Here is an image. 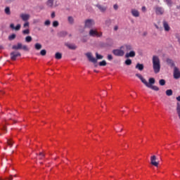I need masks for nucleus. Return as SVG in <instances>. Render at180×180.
<instances>
[{
	"label": "nucleus",
	"mask_w": 180,
	"mask_h": 180,
	"mask_svg": "<svg viewBox=\"0 0 180 180\" xmlns=\"http://www.w3.org/2000/svg\"><path fill=\"white\" fill-rule=\"evenodd\" d=\"M124 50L129 52L130 50H133V46L130 44L123 45L120 49L112 50V54L117 57H123V56H124Z\"/></svg>",
	"instance_id": "nucleus-1"
},
{
	"label": "nucleus",
	"mask_w": 180,
	"mask_h": 180,
	"mask_svg": "<svg viewBox=\"0 0 180 180\" xmlns=\"http://www.w3.org/2000/svg\"><path fill=\"white\" fill-rule=\"evenodd\" d=\"M153 70L155 74H158L161 71V60L158 56H153L152 58Z\"/></svg>",
	"instance_id": "nucleus-2"
},
{
	"label": "nucleus",
	"mask_w": 180,
	"mask_h": 180,
	"mask_svg": "<svg viewBox=\"0 0 180 180\" xmlns=\"http://www.w3.org/2000/svg\"><path fill=\"white\" fill-rule=\"evenodd\" d=\"M135 75L141 81L142 83L144 84V85H146V86H147V88H150L153 91H160V88H158V86L148 84V82H147V80L144 79L141 75L136 73Z\"/></svg>",
	"instance_id": "nucleus-3"
},
{
	"label": "nucleus",
	"mask_w": 180,
	"mask_h": 180,
	"mask_svg": "<svg viewBox=\"0 0 180 180\" xmlns=\"http://www.w3.org/2000/svg\"><path fill=\"white\" fill-rule=\"evenodd\" d=\"M86 56L87 57L89 61L94 63H98V60H102L103 58V56L99 55L98 52L96 53V58L92 56V53L91 52L86 53Z\"/></svg>",
	"instance_id": "nucleus-4"
},
{
	"label": "nucleus",
	"mask_w": 180,
	"mask_h": 180,
	"mask_svg": "<svg viewBox=\"0 0 180 180\" xmlns=\"http://www.w3.org/2000/svg\"><path fill=\"white\" fill-rule=\"evenodd\" d=\"M153 9H154V11L155 12V14L158 16H162V15L165 14V9L162 6H155L153 8Z\"/></svg>",
	"instance_id": "nucleus-5"
},
{
	"label": "nucleus",
	"mask_w": 180,
	"mask_h": 180,
	"mask_svg": "<svg viewBox=\"0 0 180 180\" xmlns=\"http://www.w3.org/2000/svg\"><path fill=\"white\" fill-rule=\"evenodd\" d=\"M95 25V20L92 19H87L84 22V27L87 29H92Z\"/></svg>",
	"instance_id": "nucleus-6"
},
{
	"label": "nucleus",
	"mask_w": 180,
	"mask_h": 180,
	"mask_svg": "<svg viewBox=\"0 0 180 180\" xmlns=\"http://www.w3.org/2000/svg\"><path fill=\"white\" fill-rule=\"evenodd\" d=\"M89 34L91 37H101V36H102V32H98L96 30L91 29Z\"/></svg>",
	"instance_id": "nucleus-7"
},
{
	"label": "nucleus",
	"mask_w": 180,
	"mask_h": 180,
	"mask_svg": "<svg viewBox=\"0 0 180 180\" xmlns=\"http://www.w3.org/2000/svg\"><path fill=\"white\" fill-rule=\"evenodd\" d=\"M10 56L11 60H13V61H15L16 58H18V57H20L21 54L18 51H13L11 53Z\"/></svg>",
	"instance_id": "nucleus-8"
},
{
	"label": "nucleus",
	"mask_w": 180,
	"mask_h": 180,
	"mask_svg": "<svg viewBox=\"0 0 180 180\" xmlns=\"http://www.w3.org/2000/svg\"><path fill=\"white\" fill-rule=\"evenodd\" d=\"M136 57V51H133V49L130 50L129 52H127L125 54V58H134Z\"/></svg>",
	"instance_id": "nucleus-9"
},
{
	"label": "nucleus",
	"mask_w": 180,
	"mask_h": 180,
	"mask_svg": "<svg viewBox=\"0 0 180 180\" xmlns=\"http://www.w3.org/2000/svg\"><path fill=\"white\" fill-rule=\"evenodd\" d=\"M20 19L23 20V22H27L30 19V15L26 13H21L20 15Z\"/></svg>",
	"instance_id": "nucleus-10"
},
{
	"label": "nucleus",
	"mask_w": 180,
	"mask_h": 180,
	"mask_svg": "<svg viewBox=\"0 0 180 180\" xmlns=\"http://www.w3.org/2000/svg\"><path fill=\"white\" fill-rule=\"evenodd\" d=\"M174 78L175 79H179V78H180V71L176 67H174Z\"/></svg>",
	"instance_id": "nucleus-11"
},
{
	"label": "nucleus",
	"mask_w": 180,
	"mask_h": 180,
	"mask_svg": "<svg viewBox=\"0 0 180 180\" xmlns=\"http://www.w3.org/2000/svg\"><path fill=\"white\" fill-rule=\"evenodd\" d=\"M157 157L155 155H153L150 158V164L154 165V167H158V162H156Z\"/></svg>",
	"instance_id": "nucleus-12"
},
{
	"label": "nucleus",
	"mask_w": 180,
	"mask_h": 180,
	"mask_svg": "<svg viewBox=\"0 0 180 180\" xmlns=\"http://www.w3.org/2000/svg\"><path fill=\"white\" fill-rule=\"evenodd\" d=\"M65 46H66V47H68V49H70V50H75L77 49V46H75V44H74L65 43Z\"/></svg>",
	"instance_id": "nucleus-13"
},
{
	"label": "nucleus",
	"mask_w": 180,
	"mask_h": 180,
	"mask_svg": "<svg viewBox=\"0 0 180 180\" xmlns=\"http://www.w3.org/2000/svg\"><path fill=\"white\" fill-rule=\"evenodd\" d=\"M96 7L99 9V11H101V12H106V10L108 9V7L101 4H97Z\"/></svg>",
	"instance_id": "nucleus-14"
},
{
	"label": "nucleus",
	"mask_w": 180,
	"mask_h": 180,
	"mask_svg": "<svg viewBox=\"0 0 180 180\" xmlns=\"http://www.w3.org/2000/svg\"><path fill=\"white\" fill-rule=\"evenodd\" d=\"M131 13L132 16H134V18H139V16H140V13L136 9H132L131 11Z\"/></svg>",
	"instance_id": "nucleus-15"
},
{
	"label": "nucleus",
	"mask_w": 180,
	"mask_h": 180,
	"mask_svg": "<svg viewBox=\"0 0 180 180\" xmlns=\"http://www.w3.org/2000/svg\"><path fill=\"white\" fill-rule=\"evenodd\" d=\"M10 27L11 29H13V30H20V27H21V25L20 24H18L16 25V27H15V25L13 23H11L10 25Z\"/></svg>",
	"instance_id": "nucleus-16"
},
{
	"label": "nucleus",
	"mask_w": 180,
	"mask_h": 180,
	"mask_svg": "<svg viewBox=\"0 0 180 180\" xmlns=\"http://www.w3.org/2000/svg\"><path fill=\"white\" fill-rule=\"evenodd\" d=\"M163 27L165 32H169V30L171 29V27H169V25H168V22H167V21H163Z\"/></svg>",
	"instance_id": "nucleus-17"
},
{
	"label": "nucleus",
	"mask_w": 180,
	"mask_h": 180,
	"mask_svg": "<svg viewBox=\"0 0 180 180\" xmlns=\"http://www.w3.org/2000/svg\"><path fill=\"white\" fill-rule=\"evenodd\" d=\"M135 68H136L139 71H143L144 70V65L141 63H137Z\"/></svg>",
	"instance_id": "nucleus-18"
},
{
	"label": "nucleus",
	"mask_w": 180,
	"mask_h": 180,
	"mask_svg": "<svg viewBox=\"0 0 180 180\" xmlns=\"http://www.w3.org/2000/svg\"><path fill=\"white\" fill-rule=\"evenodd\" d=\"M46 6L49 8H52L54 6V0H48L46 1Z\"/></svg>",
	"instance_id": "nucleus-19"
},
{
	"label": "nucleus",
	"mask_w": 180,
	"mask_h": 180,
	"mask_svg": "<svg viewBox=\"0 0 180 180\" xmlns=\"http://www.w3.org/2000/svg\"><path fill=\"white\" fill-rule=\"evenodd\" d=\"M12 49L13 50H20V49H22V44L18 43L17 45H13Z\"/></svg>",
	"instance_id": "nucleus-20"
},
{
	"label": "nucleus",
	"mask_w": 180,
	"mask_h": 180,
	"mask_svg": "<svg viewBox=\"0 0 180 180\" xmlns=\"http://www.w3.org/2000/svg\"><path fill=\"white\" fill-rule=\"evenodd\" d=\"M166 62L169 65H170V67H175V63H174L172 59L167 58Z\"/></svg>",
	"instance_id": "nucleus-21"
},
{
	"label": "nucleus",
	"mask_w": 180,
	"mask_h": 180,
	"mask_svg": "<svg viewBox=\"0 0 180 180\" xmlns=\"http://www.w3.org/2000/svg\"><path fill=\"white\" fill-rule=\"evenodd\" d=\"M55 58H56V60H61V58H63V54H61V53H56L55 54Z\"/></svg>",
	"instance_id": "nucleus-22"
},
{
	"label": "nucleus",
	"mask_w": 180,
	"mask_h": 180,
	"mask_svg": "<svg viewBox=\"0 0 180 180\" xmlns=\"http://www.w3.org/2000/svg\"><path fill=\"white\" fill-rule=\"evenodd\" d=\"M155 84V79L154 77L149 78V83L148 82V85H154Z\"/></svg>",
	"instance_id": "nucleus-23"
},
{
	"label": "nucleus",
	"mask_w": 180,
	"mask_h": 180,
	"mask_svg": "<svg viewBox=\"0 0 180 180\" xmlns=\"http://www.w3.org/2000/svg\"><path fill=\"white\" fill-rule=\"evenodd\" d=\"M58 36H59V37H65V36H67V32L62 31L58 33Z\"/></svg>",
	"instance_id": "nucleus-24"
},
{
	"label": "nucleus",
	"mask_w": 180,
	"mask_h": 180,
	"mask_svg": "<svg viewBox=\"0 0 180 180\" xmlns=\"http://www.w3.org/2000/svg\"><path fill=\"white\" fill-rule=\"evenodd\" d=\"M172 94H173L172 89H167L166 91L167 96H172Z\"/></svg>",
	"instance_id": "nucleus-25"
},
{
	"label": "nucleus",
	"mask_w": 180,
	"mask_h": 180,
	"mask_svg": "<svg viewBox=\"0 0 180 180\" xmlns=\"http://www.w3.org/2000/svg\"><path fill=\"white\" fill-rule=\"evenodd\" d=\"M111 24H112V20L110 19L105 20V25H106V26H110Z\"/></svg>",
	"instance_id": "nucleus-26"
},
{
	"label": "nucleus",
	"mask_w": 180,
	"mask_h": 180,
	"mask_svg": "<svg viewBox=\"0 0 180 180\" xmlns=\"http://www.w3.org/2000/svg\"><path fill=\"white\" fill-rule=\"evenodd\" d=\"M32 40H33V39L30 36H27L25 37L26 43H30V41H32Z\"/></svg>",
	"instance_id": "nucleus-27"
},
{
	"label": "nucleus",
	"mask_w": 180,
	"mask_h": 180,
	"mask_svg": "<svg viewBox=\"0 0 180 180\" xmlns=\"http://www.w3.org/2000/svg\"><path fill=\"white\" fill-rule=\"evenodd\" d=\"M68 20L69 23H70L71 25H72V23H74V18H72V16H69L68 18Z\"/></svg>",
	"instance_id": "nucleus-28"
},
{
	"label": "nucleus",
	"mask_w": 180,
	"mask_h": 180,
	"mask_svg": "<svg viewBox=\"0 0 180 180\" xmlns=\"http://www.w3.org/2000/svg\"><path fill=\"white\" fill-rule=\"evenodd\" d=\"M168 6H172V0H165Z\"/></svg>",
	"instance_id": "nucleus-29"
},
{
	"label": "nucleus",
	"mask_w": 180,
	"mask_h": 180,
	"mask_svg": "<svg viewBox=\"0 0 180 180\" xmlns=\"http://www.w3.org/2000/svg\"><path fill=\"white\" fill-rule=\"evenodd\" d=\"M34 47H35L36 50H41V44L37 43V44H35Z\"/></svg>",
	"instance_id": "nucleus-30"
},
{
	"label": "nucleus",
	"mask_w": 180,
	"mask_h": 180,
	"mask_svg": "<svg viewBox=\"0 0 180 180\" xmlns=\"http://www.w3.org/2000/svg\"><path fill=\"white\" fill-rule=\"evenodd\" d=\"M5 13L6 15H11V8H9V7L5 8Z\"/></svg>",
	"instance_id": "nucleus-31"
},
{
	"label": "nucleus",
	"mask_w": 180,
	"mask_h": 180,
	"mask_svg": "<svg viewBox=\"0 0 180 180\" xmlns=\"http://www.w3.org/2000/svg\"><path fill=\"white\" fill-rule=\"evenodd\" d=\"M58 25H60L58 21L55 20V21L53 22V27H58Z\"/></svg>",
	"instance_id": "nucleus-32"
},
{
	"label": "nucleus",
	"mask_w": 180,
	"mask_h": 180,
	"mask_svg": "<svg viewBox=\"0 0 180 180\" xmlns=\"http://www.w3.org/2000/svg\"><path fill=\"white\" fill-rule=\"evenodd\" d=\"M29 26H30L29 22L28 21H25V22L23 25L24 29H28Z\"/></svg>",
	"instance_id": "nucleus-33"
},
{
	"label": "nucleus",
	"mask_w": 180,
	"mask_h": 180,
	"mask_svg": "<svg viewBox=\"0 0 180 180\" xmlns=\"http://www.w3.org/2000/svg\"><path fill=\"white\" fill-rule=\"evenodd\" d=\"M159 84L161 86H164V85H165V80L164 79H160L159 81Z\"/></svg>",
	"instance_id": "nucleus-34"
},
{
	"label": "nucleus",
	"mask_w": 180,
	"mask_h": 180,
	"mask_svg": "<svg viewBox=\"0 0 180 180\" xmlns=\"http://www.w3.org/2000/svg\"><path fill=\"white\" fill-rule=\"evenodd\" d=\"M106 60H103L101 62L99 63V65L100 67H105V65H106Z\"/></svg>",
	"instance_id": "nucleus-35"
},
{
	"label": "nucleus",
	"mask_w": 180,
	"mask_h": 180,
	"mask_svg": "<svg viewBox=\"0 0 180 180\" xmlns=\"http://www.w3.org/2000/svg\"><path fill=\"white\" fill-rule=\"evenodd\" d=\"M22 34H30V30L29 29L24 30L22 31Z\"/></svg>",
	"instance_id": "nucleus-36"
},
{
	"label": "nucleus",
	"mask_w": 180,
	"mask_h": 180,
	"mask_svg": "<svg viewBox=\"0 0 180 180\" xmlns=\"http://www.w3.org/2000/svg\"><path fill=\"white\" fill-rule=\"evenodd\" d=\"M125 64H126V65H131V59H127L125 60Z\"/></svg>",
	"instance_id": "nucleus-37"
},
{
	"label": "nucleus",
	"mask_w": 180,
	"mask_h": 180,
	"mask_svg": "<svg viewBox=\"0 0 180 180\" xmlns=\"http://www.w3.org/2000/svg\"><path fill=\"white\" fill-rule=\"evenodd\" d=\"M16 37V34H13L8 37L9 40H13Z\"/></svg>",
	"instance_id": "nucleus-38"
},
{
	"label": "nucleus",
	"mask_w": 180,
	"mask_h": 180,
	"mask_svg": "<svg viewBox=\"0 0 180 180\" xmlns=\"http://www.w3.org/2000/svg\"><path fill=\"white\" fill-rule=\"evenodd\" d=\"M40 54L41 56H46V54H47V51H46V49H43L40 51Z\"/></svg>",
	"instance_id": "nucleus-39"
},
{
	"label": "nucleus",
	"mask_w": 180,
	"mask_h": 180,
	"mask_svg": "<svg viewBox=\"0 0 180 180\" xmlns=\"http://www.w3.org/2000/svg\"><path fill=\"white\" fill-rule=\"evenodd\" d=\"M21 49H22V50H24L25 51H29V48H27V46H26V45H22V48Z\"/></svg>",
	"instance_id": "nucleus-40"
},
{
	"label": "nucleus",
	"mask_w": 180,
	"mask_h": 180,
	"mask_svg": "<svg viewBox=\"0 0 180 180\" xmlns=\"http://www.w3.org/2000/svg\"><path fill=\"white\" fill-rule=\"evenodd\" d=\"M51 23V22L50 21V20H47L45 21L44 25L45 26H50Z\"/></svg>",
	"instance_id": "nucleus-41"
},
{
	"label": "nucleus",
	"mask_w": 180,
	"mask_h": 180,
	"mask_svg": "<svg viewBox=\"0 0 180 180\" xmlns=\"http://www.w3.org/2000/svg\"><path fill=\"white\" fill-rule=\"evenodd\" d=\"M7 143H8L11 147H12V145L13 144V142H12V140L8 139V140H7Z\"/></svg>",
	"instance_id": "nucleus-42"
},
{
	"label": "nucleus",
	"mask_w": 180,
	"mask_h": 180,
	"mask_svg": "<svg viewBox=\"0 0 180 180\" xmlns=\"http://www.w3.org/2000/svg\"><path fill=\"white\" fill-rule=\"evenodd\" d=\"M108 60H109V61H112V60H113V56H112V55H108Z\"/></svg>",
	"instance_id": "nucleus-43"
},
{
	"label": "nucleus",
	"mask_w": 180,
	"mask_h": 180,
	"mask_svg": "<svg viewBox=\"0 0 180 180\" xmlns=\"http://www.w3.org/2000/svg\"><path fill=\"white\" fill-rule=\"evenodd\" d=\"M51 18H52V19H54V18H56V13L55 12L51 13Z\"/></svg>",
	"instance_id": "nucleus-44"
},
{
	"label": "nucleus",
	"mask_w": 180,
	"mask_h": 180,
	"mask_svg": "<svg viewBox=\"0 0 180 180\" xmlns=\"http://www.w3.org/2000/svg\"><path fill=\"white\" fill-rule=\"evenodd\" d=\"M113 8L115 9V11H117V9H119V6H117V4H115L113 6Z\"/></svg>",
	"instance_id": "nucleus-45"
},
{
	"label": "nucleus",
	"mask_w": 180,
	"mask_h": 180,
	"mask_svg": "<svg viewBox=\"0 0 180 180\" xmlns=\"http://www.w3.org/2000/svg\"><path fill=\"white\" fill-rule=\"evenodd\" d=\"M176 101H178V102H180V96H179L178 97L176 98Z\"/></svg>",
	"instance_id": "nucleus-46"
},
{
	"label": "nucleus",
	"mask_w": 180,
	"mask_h": 180,
	"mask_svg": "<svg viewBox=\"0 0 180 180\" xmlns=\"http://www.w3.org/2000/svg\"><path fill=\"white\" fill-rule=\"evenodd\" d=\"M8 180H12L13 179V176L11 175L10 177L8 179Z\"/></svg>",
	"instance_id": "nucleus-47"
},
{
	"label": "nucleus",
	"mask_w": 180,
	"mask_h": 180,
	"mask_svg": "<svg viewBox=\"0 0 180 180\" xmlns=\"http://www.w3.org/2000/svg\"><path fill=\"white\" fill-rule=\"evenodd\" d=\"M39 157H44V154H43V153H39Z\"/></svg>",
	"instance_id": "nucleus-48"
},
{
	"label": "nucleus",
	"mask_w": 180,
	"mask_h": 180,
	"mask_svg": "<svg viewBox=\"0 0 180 180\" xmlns=\"http://www.w3.org/2000/svg\"><path fill=\"white\" fill-rule=\"evenodd\" d=\"M142 11L144 12V11H146V6H143L142 7Z\"/></svg>",
	"instance_id": "nucleus-49"
},
{
	"label": "nucleus",
	"mask_w": 180,
	"mask_h": 180,
	"mask_svg": "<svg viewBox=\"0 0 180 180\" xmlns=\"http://www.w3.org/2000/svg\"><path fill=\"white\" fill-rule=\"evenodd\" d=\"M117 29H119V27H117V26H115V27H114V30H117Z\"/></svg>",
	"instance_id": "nucleus-50"
},
{
	"label": "nucleus",
	"mask_w": 180,
	"mask_h": 180,
	"mask_svg": "<svg viewBox=\"0 0 180 180\" xmlns=\"http://www.w3.org/2000/svg\"><path fill=\"white\" fill-rule=\"evenodd\" d=\"M155 27H156V29H159L158 25H155Z\"/></svg>",
	"instance_id": "nucleus-51"
},
{
	"label": "nucleus",
	"mask_w": 180,
	"mask_h": 180,
	"mask_svg": "<svg viewBox=\"0 0 180 180\" xmlns=\"http://www.w3.org/2000/svg\"><path fill=\"white\" fill-rule=\"evenodd\" d=\"M4 94V91H0V95H2V94Z\"/></svg>",
	"instance_id": "nucleus-52"
},
{
	"label": "nucleus",
	"mask_w": 180,
	"mask_h": 180,
	"mask_svg": "<svg viewBox=\"0 0 180 180\" xmlns=\"http://www.w3.org/2000/svg\"><path fill=\"white\" fill-rule=\"evenodd\" d=\"M82 41H83V43H85V41H86V40L82 39Z\"/></svg>",
	"instance_id": "nucleus-53"
},
{
	"label": "nucleus",
	"mask_w": 180,
	"mask_h": 180,
	"mask_svg": "<svg viewBox=\"0 0 180 180\" xmlns=\"http://www.w3.org/2000/svg\"><path fill=\"white\" fill-rule=\"evenodd\" d=\"M123 131V129H121L120 131Z\"/></svg>",
	"instance_id": "nucleus-54"
},
{
	"label": "nucleus",
	"mask_w": 180,
	"mask_h": 180,
	"mask_svg": "<svg viewBox=\"0 0 180 180\" xmlns=\"http://www.w3.org/2000/svg\"><path fill=\"white\" fill-rule=\"evenodd\" d=\"M15 178H16V174L13 176Z\"/></svg>",
	"instance_id": "nucleus-55"
}]
</instances>
